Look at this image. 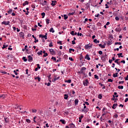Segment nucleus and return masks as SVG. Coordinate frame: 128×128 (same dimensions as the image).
<instances>
[{
    "mask_svg": "<svg viewBox=\"0 0 128 128\" xmlns=\"http://www.w3.org/2000/svg\"><path fill=\"white\" fill-rule=\"evenodd\" d=\"M39 38H45V40H48V34H46L45 35L40 34Z\"/></svg>",
    "mask_w": 128,
    "mask_h": 128,
    "instance_id": "f257e3e1",
    "label": "nucleus"
},
{
    "mask_svg": "<svg viewBox=\"0 0 128 128\" xmlns=\"http://www.w3.org/2000/svg\"><path fill=\"white\" fill-rule=\"evenodd\" d=\"M83 105L84 106V109L82 110V112H88V108H86V106L85 104H84Z\"/></svg>",
    "mask_w": 128,
    "mask_h": 128,
    "instance_id": "f03ea898",
    "label": "nucleus"
},
{
    "mask_svg": "<svg viewBox=\"0 0 128 128\" xmlns=\"http://www.w3.org/2000/svg\"><path fill=\"white\" fill-rule=\"evenodd\" d=\"M88 84V80H85L83 81V84L84 86H87Z\"/></svg>",
    "mask_w": 128,
    "mask_h": 128,
    "instance_id": "7ed1b4c3",
    "label": "nucleus"
},
{
    "mask_svg": "<svg viewBox=\"0 0 128 128\" xmlns=\"http://www.w3.org/2000/svg\"><path fill=\"white\" fill-rule=\"evenodd\" d=\"M50 52L51 54H52V56H54V54H56V52H54V49L52 48L50 49Z\"/></svg>",
    "mask_w": 128,
    "mask_h": 128,
    "instance_id": "20e7f679",
    "label": "nucleus"
},
{
    "mask_svg": "<svg viewBox=\"0 0 128 128\" xmlns=\"http://www.w3.org/2000/svg\"><path fill=\"white\" fill-rule=\"evenodd\" d=\"M60 76L56 77V76H54V80H52V82H56V80H58L60 78Z\"/></svg>",
    "mask_w": 128,
    "mask_h": 128,
    "instance_id": "39448f33",
    "label": "nucleus"
},
{
    "mask_svg": "<svg viewBox=\"0 0 128 128\" xmlns=\"http://www.w3.org/2000/svg\"><path fill=\"white\" fill-rule=\"evenodd\" d=\"M2 24H5V26H8L10 24V21L6 22L4 21L2 22Z\"/></svg>",
    "mask_w": 128,
    "mask_h": 128,
    "instance_id": "423d86ee",
    "label": "nucleus"
},
{
    "mask_svg": "<svg viewBox=\"0 0 128 128\" xmlns=\"http://www.w3.org/2000/svg\"><path fill=\"white\" fill-rule=\"evenodd\" d=\"M56 4V1L53 0L52 1V3L51 4V6H54Z\"/></svg>",
    "mask_w": 128,
    "mask_h": 128,
    "instance_id": "0eeeda50",
    "label": "nucleus"
},
{
    "mask_svg": "<svg viewBox=\"0 0 128 128\" xmlns=\"http://www.w3.org/2000/svg\"><path fill=\"white\" fill-rule=\"evenodd\" d=\"M115 30L116 32H122V28H117L115 29Z\"/></svg>",
    "mask_w": 128,
    "mask_h": 128,
    "instance_id": "6e6552de",
    "label": "nucleus"
},
{
    "mask_svg": "<svg viewBox=\"0 0 128 128\" xmlns=\"http://www.w3.org/2000/svg\"><path fill=\"white\" fill-rule=\"evenodd\" d=\"M106 56H107L106 54L103 55V56L102 57V60H106V58H107Z\"/></svg>",
    "mask_w": 128,
    "mask_h": 128,
    "instance_id": "1a4fd4ad",
    "label": "nucleus"
},
{
    "mask_svg": "<svg viewBox=\"0 0 128 128\" xmlns=\"http://www.w3.org/2000/svg\"><path fill=\"white\" fill-rule=\"evenodd\" d=\"M98 46L102 48H106V44H104L103 45L102 44H99Z\"/></svg>",
    "mask_w": 128,
    "mask_h": 128,
    "instance_id": "9d476101",
    "label": "nucleus"
},
{
    "mask_svg": "<svg viewBox=\"0 0 128 128\" xmlns=\"http://www.w3.org/2000/svg\"><path fill=\"white\" fill-rule=\"evenodd\" d=\"M92 48V46H90V44H86L85 46V48L88 50V48Z\"/></svg>",
    "mask_w": 128,
    "mask_h": 128,
    "instance_id": "9b49d317",
    "label": "nucleus"
},
{
    "mask_svg": "<svg viewBox=\"0 0 128 128\" xmlns=\"http://www.w3.org/2000/svg\"><path fill=\"white\" fill-rule=\"evenodd\" d=\"M86 60H90V56L88 54H86L85 56Z\"/></svg>",
    "mask_w": 128,
    "mask_h": 128,
    "instance_id": "f8f14e48",
    "label": "nucleus"
},
{
    "mask_svg": "<svg viewBox=\"0 0 128 128\" xmlns=\"http://www.w3.org/2000/svg\"><path fill=\"white\" fill-rule=\"evenodd\" d=\"M116 106H118V104H113V106H112V108H113V110H116Z\"/></svg>",
    "mask_w": 128,
    "mask_h": 128,
    "instance_id": "ddd939ff",
    "label": "nucleus"
},
{
    "mask_svg": "<svg viewBox=\"0 0 128 128\" xmlns=\"http://www.w3.org/2000/svg\"><path fill=\"white\" fill-rule=\"evenodd\" d=\"M28 62H32V57L30 56H28Z\"/></svg>",
    "mask_w": 128,
    "mask_h": 128,
    "instance_id": "4468645a",
    "label": "nucleus"
},
{
    "mask_svg": "<svg viewBox=\"0 0 128 128\" xmlns=\"http://www.w3.org/2000/svg\"><path fill=\"white\" fill-rule=\"evenodd\" d=\"M78 99H76L74 100L75 106H78Z\"/></svg>",
    "mask_w": 128,
    "mask_h": 128,
    "instance_id": "2eb2a0df",
    "label": "nucleus"
},
{
    "mask_svg": "<svg viewBox=\"0 0 128 128\" xmlns=\"http://www.w3.org/2000/svg\"><path fill=\"white\" fill-rule=\"evenodd\" d=\"M86 70V67H82V70H80V72L82 74V72H84V70Z\"/></svg>",
    "mask_w": 128,
    "mask_h": 128,
    "instance_id": "dca6fc26",
    "label": "nucleus"
},
{
    "mask_svg": "<svg viewBox=\"0 0 128 128\" xmlns=\"http://www.w3.org/2000/svg\"><path fill=\"white\" fill-rule=\"evenodd\" d=\"M49 32H52V33H54V28H50V29Z\"/></svg>",
    "mask_w": 128,
    "mask_h": 128,
    "instance_id": "f3484780",
    "label": "nucleus"
},
{
    "mask_svg": "<svg viewBox=\"0 0 128 128\" xmlns=\"http://www.w3.org/2000/svg\"><path fill=\"white\" fill-rule=\"evenodd\" d=\"M117 56H118V58H120V56L121 58H124V56H122V53H119L117 54Z\"/></svg>",
    "mask_w": 128,
    "mask_h": 128,
    "instance_id": "a211bd4d",
    "label": "nucleus"
},
{
    "mask_svg": "<svg viewBox=\"0 0 128 128\" xmlns=\"http://www.w3.org/2000/svg\"><path fill=\"white\" fill-rule=\"evenodd\" d=\"M64 100H68V95L66 94H64Z\"/></svg>",
    "mask_w": 128,
    "mask_h": 128,
    "instance_id": "6ab92c4d",
    "label": "nucleus"
},
{
    "mask_svg": "<svg viewBox=\"0 0 128 128\" xmlns=\"http://www.w3.org/2000/svg\"><path fill=\"white\" fill-rule=\"evenodd\" d=\"M75 126H76L74 124H70V128H74Z\"/></svg>",
    "mask_w": 128,
    "mask_h": 128,
    "instance_id": "aec40b11",
    "label": "nucleus"
},
{
    "mask_svg": "<svg viewBox=\"0 0 128 128\" xmlns=\"http://www.w3.org/2000/svg\"><path fill=\"white\" fill-rule=\"evenodd\" d=\"M20 36H22V38L24 36V34L23 32H20Z\"/></svg>",
    "mask_w": 128,
    "mask_h": 128,
    "instance_id": "412c9836",
    "label": "nucleus"
},
{
    "mask_svg": "<svg viewBox=\"0 0 128 128\" xmlns=\"http://www.w3.org/2000/svg\"><path fill=\"white\" fill-rule=\"evenodd\" d=\"M26 4H28V1H26L22 4V6H26Z\"/></svg>",
    "mask_w": 128,
    "mask_h": 128,
    "instance_id": "4be33fe9",
    "label": "nucleus"
},
{
    "mask_svg": "<svg viewBox=\"0 0 128 128\" xmlns=\"http://www.w3.org/2000/svg\"><path fill=\"white\" fill-rule=\"evenodd\" d=\"M36 112H38V110H36V109H32V112L33 114H36Z\"/></svg>",
    "mask_w": 128,
    "mask_h": 128,
    "instance_id": "5701e85b",
    "label": "nucleus"
},
{
    "mask_svg": "<svg viewBox=\"0 0 128 128\" xmlns=\"http://www.w3.org/2000/svg\"><path fill=\"white\" fill-rule=\"evenodd\" d=\"M60 122L63 124H66V121L64 120H60Z\"/></svg>",
    "mask_w": 128,
    "mask_h": 128,
    "instance_id": "b1692460",
    "label": "nucleus"
},
{
    "mask_svg": "<svg viewBox=\"0 0 128 128\" xmlns=\"http://www.w3.org/2000/svg\"><path fill=\"white\" fill-rule=\"evenodd\" d=\"M94 42H95V44H98L100 41L96 39H94Z\"/></svg>",
    "mask_w": 128,
    "mask_h": 128,
    "instance_id": "393cba45",
    "label": "nucleus"
},
{
    "mask_svg": "<svg viewBox=\"0 0 128 128\" xmlns=\"http://www.w3.org/2000/svg\"><path fill=\"white\" fill-rule=\"evenodd\" d=\"M118 73L116 72L115 74H113V77L114 78H118Z\"/></svg>",
    "mask_w": 128,
    "mask_h": 128,
    "instance_id": "a878e982",
    "label": "nucleus"
},
{
    "mask_svg": "<svg viewBox=\"0 0 128 128\" xmlns=\"http://www.w3.org/2000/svg\"><path fill=\"white\" fill-rule=\"evenodd\" d=\"M118 60H120V59H116L114 60V62L117 64H120V63H118Z\"/></svg>",
    "mask_w": 128,
    "mask_h": 128,
    "instance_id": "bb28decb",
    "label": "nucleus"
},
{
    "mask_svg": "<svg viewBox=\"0 0 128 128\" xmlns=\"http://www.w3.org/2000/svg\"><path fill=\"white\" fill-rule=\"evenodd\" d=\"M118 88H119V90H122L124 88V86H118Z\"/></svg>",
    "mask_w": 128,
    "mask_h": 128,
    "instance_id": "cd10ccee",
    "label": "nucleus"
},
{
    "mask_svg": "<svg viewBox=\"0 0 128 128\" xmlns=\"http://www.w3.org/2000/svg\"><path fill=\"white\" fill-rule=\"evenodd\" d=\"M65 82H68V84H70V82H72V80H66L65 81Z\"/></svg>",
    "mask_w": 128,
    "mask_h": 128,
    "instance_id": "c85d7f7f",
    "label": "nucleus"
},
{
    "mask_svg": "<svg viewBox=\"0 0 128 128\" xmlns=\"http://www.w3.org/2000/svg\"><path fill=\"white\" fill-rule=\"evenodd\" d=\"M38 56H40L42 54V50H40V52H38Z\"/></svg>",
    "mask_w": 128,
    "mask_h": 128,
    "instance_id": "c756f323",
    "label": "nucleus"
},
{
    "mask_svg": "<svg viewBox=\"0 0 128 128\" xmlns=\"http://www.w3.org/2000/svg\"><path fill=\"white\" fill-rule=\"evenodd\" d=\"M102 94H100L98 96V98H99L100 100H102Z\"/></svg>",
    "mask_w": 128,
    "mask_h": 128,
    "instance_id": "7c9ffc66",
    "label": "nucleus"
},
{
    "mask_svg": "<svg viewBox=\"0 0 128 128\" xmlns=\"http://www.w3.org/2000/svg\"><path fill=\"white\" fill-rule=\"evenodd\" d=\"M72 52H74V50L72 49V48H70L69 49V52H70V54H72Z\"/></svg>",
    "mask_w": 128,
    "mask_h": 128,
    "instance_id": "2f4dec72",
    "label": "nucleus"
},
{
    "mask_svg": "<svg viewBox=\"0 0 128 128\" xmlns=\"http://www.w3.org/2000/svg\"><path fill=\"white\" fill-rule=\"evenodd\" d=\"M37 79H38V82H40V78L39 76H37L34 78V80H37Z\"/></svg>",
    "mask_w": 128,
    "mask_h": 128,
    "instance_id": "473e14b6",
    "label": "nucleus"
},
{
    "mask_svg": "<svg viewBox=\"0 0 128 128\" xmlns=\"http://www.w3.org/2000/svg\"><path fill=\"white\" fill-rule=\"evenodd\" d=\"M51 60H52L54 62H56V57L52 56Z\"/></svg>",
    "mask_w": 128,
    "mask_h": 128,
    "instance_id": "72a5a7b5",
    "label": "nucleus"
},
{
    "mask_svg": "<svg viewBox=\"0 0 128 128\" xmlns=\"http://www.w3.org/2000/svg\"><path fill=\"white\" fill-rule=\"evenodd\" d=\"M41 15L42 16V18H44V16H46V13H44V12H42V13L41 14Z\"/></svg>",
    "mask_w": 128,
    "mask_h": 128,
    "instance_id": "f704fd0d",
    "label": "nucleus"
},
{
    "mask_svg": "<svg viewBox=\"0 0 128 128\" xmlns=\"http://www.w3.org/2000/svg\"><path fill=\"white\" fill-rule=\"evenodd\" d=\"M46 23L47 24H50V19L48 18L46 19Z\"/></svg>",
    "mask_w": 128,
    "mask_h": 128,
    "instance_id": "c9c22d12",
    "label": "nucleus"
},
{
    "mask_svg": "<svg viewBox=\"0 0 128 128\" xmlns=\"http://www.w3.org/2000/svg\"><path fill=\"white\" fill-rule=\"evenodd\" d=\"M64 20H68V16L66 14H64Z\"/></svg>",
    "mask_w": 128,
    "mask_h": 128,
    "instance_id": "e433bc0d",
    "label": "nucleus"
},
{
    "mask_svg": "<svg viewBox=\"0 0 128 128\" xmlns=\"http://www.w3.org/2000/svg\"><path fill=\"white\" fill-rule=\"evenodd\" d=\"M38 113L39 114H42V110H38Z\"/></svg>",
    "mask_w": 128,
    "mask_h": 128,
    "instance_id": "4c0bfd02",
    "label": "nucleus"
},
{
    "mask_svg": "<svg viewBox=\"0 0 128 128\" xmlns=\"http://www.w3.org/2000/svg\"><path fill=\"white\" fill-rule=\"evenodd\" d=\"M115 44L116 45V44H119V46H121V44H122V42H115Z\"/></svg>",
    "mask_w": 128,
    "mask_h": 128,
    "instance_id": "58836bf2",
    "label": "nucleus"
},
{
    "mask_svg": "<svg viewBox=\"0 0 128 128\" xmlns=\"http://www.w3.org/2000/svg\"><path fill=\"white\" fill-rule=\"evenodd\" d=\"M22 60L24 62H28V59H26V57H23Z\"/></svg>",
    "mask_w": 128,
    "mask_h": 128,
    "instance_id": "ea45409f",
    "label": "nucleus"
},
{
    "mask_svg": "<svg viewBox=\"0 0 128 128\" xmlns=\"http://www.w3.org/2000/svg\"><path fill=\"white\" fill-rule=\"evenodd\" d=\"M116 96L114 95H113V98H112V100H116Z\"/></svg>",
    "mask_w": 128,
    "mask_h": 128,
    "instance_id": "a19ab883",
    "label": "nucleus"
},
{
    "mask_svg": "<svg viewBox=\"0 0 128 128\" xmlns=\"http://www.w3.org/2000/svg\"><path fill=\"white\" fill-rule=\"evenodd\" d=\"M118 94V93H116V92H115L114 93V96H116V98H118V95H117Z\"/></svg>",
    "mask_w": 128,
    "mask_h": 128,
    "instance_id": "79ce46f5",
    "label": "nucleus"
},
{
    "mask_svg": "<svg viewBox=\"0 0 128 128\" xmlns=\"http://www.w3.org/2000/svg\"><path fill=\"white\" fill-rule=\"evenodd\" d=\"M8 14H12V9H10L8 12Z\"/></svg>",
    "mask_w": 128,
    "mask_h": 128,
    "instance_id": "37998d69",
    "label": "nucleus"
},
{
    "mask_svg": "<svg viewBox=\"0 0 128 128\" xmlns=\"http://www.w3.org/2000/svg\"><path fill=\"white\" fill-rule=\"evenodd\" d=\"M94 76V78H96V80H98V75L95 74Z\"/></svg>",
    "mask_w": 128,
    "mask_h": 128,
    "instance_id": "c03bdc74",
    "label": "nucleus"
},
{
    "mask_svg": "<svg viewBox=\"0 0 128 128\" xmlns=\"http://www.w3.org/2000/svg\"><path fill=\"white\" fill-rule=\"evenodd\" d=\"M45 85L47 86H50V82L45 83Z\"/></svg>",
    "mask_w": 128,
    "mask_h": 128,
    "instance_id": "a18cd8bd",
    "label": "nucleus"
},
{
    "mask_svg": "<svg viewBox=\"0 0 128 128\" xmlns=\"http://www.w3.org/2000/svg\"><path fill=\"white\" fill-rule=\"evenodd\" d=\"M49 46H50V48H52V46H53L52 42H51Z\"/></svg>",
    "mask_w": 128,
    "mask_h": 128,
    "instance_id": "49530a36",
    "label": "nucleus"
},
{
    "mask_svg": "<svg viewBox=\"0 0 128 128\" xmlns=\"http://www.w3.org/2000/svg\"><path fill=\"white\" fill-rule=\"evenodd\" d=\"M70 34H72V36H74V31H72L70 32Z\"/></svg>",
    "mask_w": 128,
    "mask_h": 128,
    "instance_id": "de8ad7c7",
    "label": "nucleus"
},
{
    "mask_svg": "<svg viewBox=\"0 0 128 128\" xmlns=\"http://www.w3.org/2000/svg\"><path fill=\"white\" fill-rule=\"evenodd\" d=\"M108 82H112V78H110L108 80Z\"/></svg>",
    "mask_w": 128,
    "mask_h": 128,
    "instance_id": "09e8293b",
    "label": "nucleus"
},
{
    "mask_svg": "<svg viewBox=\"0 0 128 128\" xmlns=\"http://www.w3.org/2000/svg\"><path fill=\"white\" fill-rule=\"evenodd\" d=\"M77 35L78 36H82V33H80V32H78L77 34Z\"/></svg>",
    "mask_w": 128,
    "mask_h": 128,
    "instance_id": "8fccbe9b",
    "label": "nucleus"
},
{
    "mask_svg": "<svg viewBox=\"0 0 128 128\" xmlns=\"http://www.w3.org/2000/svg\"><path fill=\"white\" fill-rule=\"evenodd\" d=\"M34 42H35L36 44V42H38V40H37L36 38V39H34Z\"/></svg>",
    "mask_w": 128,
    "mask_h": 128,
    "instance_id": "3c124183",
    "label": "nucleus"
},
{
    "mask_svg": "<svg viewBox=\"0 0 128 128\" xmlns=\"http://www.w3.org/2000/svg\"><path fill=\"white\" fill-rule=\"evenodd\" d=\"M115 20H120V18H118V16H116L115 18Z\"/></svg>",
    "mask_w": 128,
    "mask_h": 128,
    "instance_id": "603ef678",
    "label": "nucleus"
},
{
    "mask_svg": "<svg viewBox=\"0 0 128 128\" xmlns=\"http://www.w3.org/2000/svg\"><path fill=\"white\" fill-rule=\"evenodd\" d=\"M118 114H115L114 115V118H118Z\"/></svg>",
    "mask_w": 128,
    "mask_h": 128,
    "instance_id": "864d4df0",
    "label": "nucleus"
},
{
    "mask_svg": "<svg viewBox=\"0 0 128 128\" xmlns=\"http://www.w3.org/2000/svg\"><path fill=\"white\" fill-rule=\"evenodd\" d=\"M26 122H28V124L30 123V120H28V119H26Z\"/></svg>",
    "mask_w": 128,
    "mask_h": 128,
    "instance_id": "5fc2aeb1",
    "label": "nucleus"
},
{
    "mask_svg": "<svg viewBox=\"0 0 128 128\" xmlns=\"http://www.w3.org/2000/svg\"><path fill=\"white\" fill-rule=\"evenodd\" d=\"M88 20L87 18H85L84 21V24H86Z\"/></svg>",
    "mask_w": 128,
    "mask_h": 128,
    "instance_id": "6e6d98bb",
    "label": "nucleus"
},
{
    "mask_svg": "<svg viewBox=\"0 0 128 128\" xmlns=\"http://www.w3.org/2000/svg\"><path fill=\"white\" fill-rule=\"evenodd\" d=\"M69 60H71V62H74V59L72 57L69 58Z\"/></svg>",
    "mask_w": 128,
    "mask_h": 128,
    "instance_id": "4d7b16f0",
    "label": "nucleus"
},
{
    "mask_svg": "<svg viewBox=\"0 0 128 128\" xmlns=\"http://www.w3.org/2000/svg\"><path fill=\"white\" fill-rule=\"evenodd\" d=\"M57 44H62V41H59L58 42H57Z\"/></svg>",
    "mask_w": 128,
    "mask_h": 128,
    "instance_id": "13d9d810",
    "label": "nucleus"
},
{
    "mask_svg": "<svg viewBox=\"0 0 128 128\" xmlns=\"http://www.w3.org/2000/svg\"><path fill=\"white\" fill-rule=\"evenodd\" d=\"M84 118V116H81L80 117H79V120H82Z\"/></svg>",
    "mask_w": 128,
    "mask_h": 128,
    "instance_id": "bf43d9fd",
    "label": "nucleus"
},
{
    "mask_svg": "<svg viewBox=\"0 0 128 128\" xmlns=\"http://www.w3.org/2000/svg\"><path fill=\"white\" fill-rule=\"evenodd\" d=\"M98 54H102V51L100 50V51L98 52Z\"/></svg>",
    "mask_w": 128,
    "mask_h": 128,
    "instance_id": "052dcab7",
    "label": "nucleus"
},
{
    "mask_svg": "<svg viewBox=\"0 0 128 128\" xmlns=\"http://www.w3.org/2000/svg\"><path fill=\"white\" fill-rule=\"evenodd\" d=\"M43 56H44V58H46V56H48V53H45Z\"/></svg>",
    "mask_w": 128,
    "mask_h": 128,
    "instance_id": "680f3d73",
    "label": "nucleus"
},
{
    "mask_svg": "<svg viewBox=\"0 0 128 128\" xmlns=\"http://www.w3.org/2000/svg\"><path fill=\"white\" fill-rule=\"evenodd\" d=\"M124 81H120L119 82H118V84H124Z\"/></svg>",
    "mask_w": 128,
    "mask_h": 128,
    "instance_id": "e2e57ef3",
    "label": "nucleus"
},
{
    "mask_svg": "<svg viewBox=\"0 0 128 128\" xmlns=\"http://www.w3.org/2000/svg\"><path fill=\"white\" fill-rule=\"evenodd\" d=\"M6 48V45L4 44L2 48V50H4V49Z\"/></svg>",
    "mask_w": 128,
    "mask_h": 128,
    "instance_id": "0e129e2a",
    "label": "nucleus"
},
{
    "mask_svg": "<svg viewBox=\"0 0 128 128\" xmlns=\"http://www.w3.org/2000/svg\"><path fill=\"white\" fill-rule=\"evenodd\" d=\"M36 66H38L37 68H39V69L40 68V64H37Z\"/></svg>",
    "mask_w": 128,
    "mask_h": 128,
    "instance_id": "69168bd1",
    "label": "nucleus"
},
{
    "mask_svg": "<svg viewBox=\"0 0 128 128\" xmlns=\"http://www.w3.org/2000/svg\"><path fill=\"white\" fill-rule=\"evenodd\" d=\"M72 44H76V42L74 40L72 41Z\"/></svg>",
    "mask_w": 128,
    "mask_h": 128,
    "instance_id": "338daca9",
    "label": "nucleus"
},
{
    "mask_svg": "<svg viewBox=\"0 0 128 128\" xmlns=\"http://www.w3.org/2000/svg\"><path fill=\"white\" fill-rule=\"evenodd\" d=\"M125 80H128V75H127L126 77L125 78Z\"/></svg>",
    "mask_w": 128,
    "mask_h": 128,
    "instance_id": "774afa93",
    "label": "nucleus"
}]
</instances>
